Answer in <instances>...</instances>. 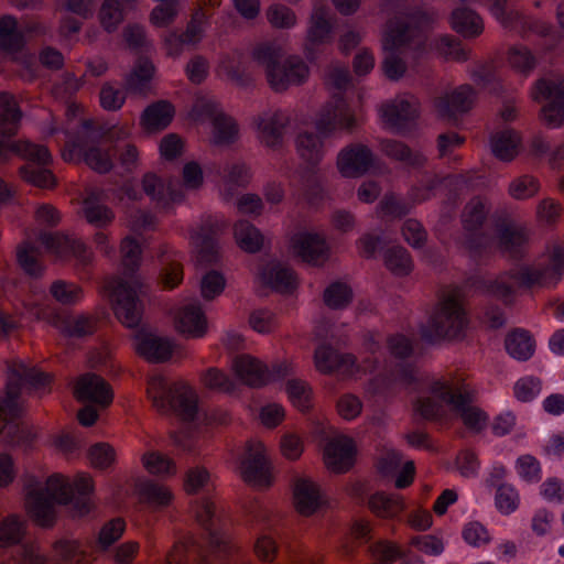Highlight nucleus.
<instances>
[{"mask_svg": "<svg viewBox=\"0 0 564 564\" xmlns=\"http://www.w3.org/2000/svg\"><path fill=\"white\" fill-rule=\"evenodd\" d=\"M355 451V443L351 438L336 436L325 447V464L333 471H346L352 465Z\"/></svg>", "mask_w": 564, "mask_h": 564, "instance_id": "f704fd0d", "label": "nucleus"}, {"mask_svg": "<svg viewBox=\"0 0 564 564\" xmlns=\"http://www.w3.org/2000/svg\"><path fill=\"white\" fill-rule=\"evenodd\" d=\"M489 212V204L485 197L473 198L465 207L463 213V225L468 238L465 241L466 249L474 256L488 253L492 246L490 237L478 232Z\"/></svg>", "mask_w": 564, "mask_h": 564, "instance_id": "f3484780", "label": "nucleus"}, {"mask_svg": "<svg viewBox=\"0 0 564 564\" xmlns=\"http://www.w3.org/2000/svg\"><path fill=\"white\" fill-rule=\"evenodd\" d=\"M281 50L274 43L265 42L257 45L252 51L253 59L265 67L267 79L269 80V72L271 68L279 66Z\"/></svg>", "mask_w": 564, "mask_h": 564, "instance_id": "e2e57ef3", "label": "nucleus"}, {"mask_svg": "<svg viewBox=\"0 0 564 564\" xmlns=\"http://www.w3.org/2000/svg\"><path fill=\"white\" fill-rule=\"evenodd\" d=\"M135 350L144 359L152 362L167 360L174 350L173 343L153 334L139 333L135 336Z\"/></svg>", "mask_w": 564, "mask_h": 564, "instance_id": "4c0bfd02", "label": "nucleus"}, {"mask_svg": "<svg viewBox=\"0 0 564 564\" xmlns=\"http://www.w3.org/2000/svg\"><path fill=\"white\" fill-rule=\"evenodd\" d=\"M24 44L23 35L18 30V22L10 15L0 19V47L8 53L19 52Z\"/></svg>", "mask_w": 564, "mask_h": 564, "instance_id": "3c124183", "label": "nucleus"}, {"mask_svg": "<svg viewBox=\"0 0 564 564\" xmlns=\"http://www.w3.org/2000/svg\"><path fill=\"white\" fill-rule=\"evenodd\" d=\"M507 352L519 361L530 359L535 350V341L529 332L524 329H514L509 333L505 340Z\"/></svg>", "mask_w": 564, "mask_h": 564, "instance_id": "49530a36", "label": "nucleus"}, {"mask_svg": "<svg viewBox=\"0 0 564 564\" xmlns=\"http://www.w3.org/2000/svg\"><path fill=\"white\" fill-rule=\"evenodd\" d=\"M384 264L395 275H406L412 271L413 262L403 247H392L384 253Z\"/></svg>", "mask_w": 564, "mask_h": 564, "instance_id": "4d7b16f0", "label": "nucleus"}, {"mask_svg": "<svg viewBox=\"0 0 564 564\" xmlns=\"http://www.w3.org/2000/svg\"><path fill=\"white\" fill-rule=\"evenodd\" d=\"M6 395L0 399V434L8 436L12 445H26L31 442L30 433L14 424L20 415L19 397L21 387L29 384L34 389H44L51 382V376L20 360L8 365Z\"/></svg>", "mask_w": 564, "mask_h": 564, "instance_id": "1a4fd4ad", "label": "nucleus"}, {"mask_svg": "<svg viewBox=\"0 0 564 564\" xmlns=\"http://www.w3.org/2000/svg\"><path fill=\"white\" fill-rule=\"evenodd\" d=\"M24 313L29 318L45 321L61 333L69 337H82L93 334L96 322L87 315H62L46 304H39L29 299L23 303Z\"/></svg>", "mask_w": 564, "mask_h": 564, "instance_id": "ddd939ff", "label": "nucleus"}, {"mask_svg": "<svg viewBox=\"0 0 564 564\" xmlns=\"http://www.w3.org/2000/svg\"><path fill=\"white\" fill-rule=\"evenodd\" d=\"M243 480L256 487H268L272 482L271 466L265 455L264 445L259 441H250L246 445L240 462Z\"/></svg>", "mask_w": 564, "mask_h": 564, "instance_id": "4be33fe9", "label": "nucleus"}, {"mask_svg": "<svg viewBox=\"0 0 564 564\" xmlns=\"http://www.w3.org/2000/svg\"><path fill=\"white\" fill-rule=\"evenodd\" d=\"M314 361L316 369L321 373H337L348 378L372 372L376 369L377 362L365 359L361 364H357L354 355L339 352L325 344L319 345L315 349Z\"/></svg>", "mask_w": 564, "mask_h": 564, "instance_id": "4468645a", "label": "nucleus"}, {"mask_svg": "<svg viewBox=\"0 0 564 564\" xmlns=\"http://www.w3.org/2000/svg\"><path fill=\"white\" fill-rule=\"evenodd\" d=\"M381 152L393 161L403 163L411 167H421L425 164L426 158L420 152L412 150L408 144L394 139H382L380 141Z\"/></svg>", "mask_w": 564, "mask_h": 564, "instance_id": "a19ab883", "label": "nucleus"}, {"mask_svg": "<svg viewBox=\"0 0 564 564\" xmlns=\"http://www.w3.org/2000/svg\"><path fill=\"white\" fill-rule=\"evenodd\" d=\"M563 271L564 247L560 243H552L547 247L546 252L531 264L520 265L508 274L499 275L494 280L481 276L471 278L467 281V285L481 293L492 295L505 303H511L514 289L508 282V278L514 280L520 288L547 289L557 285Z\"/></svg>", "mask_w": 564, "mask_h": 564, "instance_id": "423d86ee", "label": "nucleus"}, {"mask_svg": "<svg viewBox=\"0 0 564 564\" xmlns=\"http://www.w3.org/2000/svg\"><path fill=\"white\" fill-rule=\"evenodd\" d=\"M508 63L517 72L528 75L536 64L532 52L523 45H514L508 52Z\"/></svg>", "mask_w": 564, "mask_h": 564, "instance_id": "052dcab7", "label": "nucleus"}, {"mask_svg": "<svg viewBox=\"0 0 564 564\" xmlns=\"http://www.w3.org/2000/svg\"><path fill=\"white\" fill-rule=\"evenodd\" d=\"M352 299L351 289L341 282L332 283L324 292L325 304L334 310L346 307Z\"/></svg>", "mask_w": 564, "mask_h": 564, "instance_id": "69168bd1", "label": "nucleus"}, {"mask_svg": "<svg viewBox=\"0 0 564 564\" xmlns=\"http://www.w3.org/2000/svg\"><path fill=\"white\" fill-rule=\"evenodd\" d=\"M521 138L511 129H503L491 137L490 145L495 156L501 161H511L519 152Z\"/></svg>", "mask_w": 564, "mask_h": 564, "instance_id": "a18cd8bd", "label": "nucleus"}, {"mask_svg": "<svg viewBox=\"0 0 564 564\" xmlns=\"http://www.w3.org/2000/svg\"><path fill=\"white\" fill-rule=\"evenodd\" d=\"M252 520L256 522H263L265 525L262 528L261 533L254 543V553L260 561L272 562L278 554V543L267 531H270L273 527V520L271 511L263 507L257 506L252 510Z\"/></svg>", "mask_w": 564, "mask_h": 564, "instance_id": "e433bc0d", "label": "nucleus"}, {"mask_svg": "<svg viewBox=\"0 0 564 564\" xmlns=\"http://www.w3.org/2000/svg\"><path fill=\"white\" fill-rule=\"evenodd\" d=\"M357 124V118L341 97H334L319 111L315 121L317 133L302 131L297 134L296 151L302 160L310 165H317L325 153L324 140L336 131L350 132Z\"/></svg>", "mask_w": 564, "mask_h": 564, "instance_id": "9d476101", "label": "nucleus"}, {"mask_svg": "<svg viewBox=\"0 0 564 564\" xmlns=\"http://www.w3.org/2000/svg\"><path fill=\"white\" fill-rule=\"evenodd\" d=\"M449 22L452 29L465 39L478 37L485 30L482 18L466 7L453 10Z\"/></svg>", "mask_w": 564, "mask_h": 564, "instance_id": "ea45409f", "label": "nucleus"}, {"mask_svg": "<svg viewBox=\"0 0 564 564\" xmlns=\"http://www.w3.org/2000/svg\"><path fill=\"white\" fill-rule=\"evenodd\" d=\"M262 282L275 292L292 293L297 288V276L294 271L281 263H271L261 272Z\"/></svg>", "mask_w": 564, "mask_h": 564, "instance_id": "58836bf2", "label": "nucleus"}, {"mask_svg": "<svg viewBox=\"0 0 564 564\" xmlns=\"http://www.w3.org/2000/svg\"><path fill=\"white\" fill-rule=\"evenodd\" d=\"M491 15L506 29L518 32L521 35L535 33L546 35L551 25L543 21L532 20L518 10L509 7L508 0H482Z\"/></svg>", "mask_w": 564, "mask_h": 564, "instance_id": "aec40b11", "label": "nucleus"}, {"mask_svg": "<svg viewBox=\"0 0 564 564\" xmlns=\"http://www.w3.org/2000/svg\"><path fill=\"white\" fill-rule=\"evenodd\" d=\"M290 123L289 116L282 110L269 111L257 119V129L260 142L272 149L279 150L283 145L284 132Z\"/></svg>", "mask_w": 564, "mask_h": 564, "instance_id": "7c9ffc66", "label": "nucleus"}, {"mask_svg": "<svg viewBox=\"0 0 564 564\" xmlns=\"http://www.w3.org/2000/svg\"><path fill=\"white\" fill-rule=\"evenodd\" d=\"M267 19L276 29H292L297 22L295 12L281 3H274L268 8Z\"/></svg>", "mask_w": 564, "mask_h": 564, "instance_id": "338daca9", "label": "nucleus"}, {"mask_svg": "<svg viewBox=\"0 0 564 564\" xmlns=\"http://www.w3.org/2000/svg\"><path fill=\"white\" fill-rule=\"evenodd\" d=\"M414 206L406 198H400L394 194H386L380 200L378 209L382 217L401 218L408 215Z\"/></svg>", "mask_w": 564, "mask_h": 564, "instance_id": "bf43d9fd", "label": "nucleus"}, {"mask_svg": "<svg viewBox=\"0 0 564 564\" xmlns=\"http://www.w3.org/2000/svg\"><path fill=\"white\" fill-rule=\"evenodd\" d=\"M147 395L152 406L162 414L175 413L192 422L197 414V394L184 381H169L162 375L148 379Z\"/></svg>", "mask_w": 564, "mask_h": 564, "instance_id": "f8f14e48", "label": "nucleus"}, {"mask_svg": "<svg viewBox=\"0 0 564 564\" xmlns=\"http://www.w3.org/2000/svg\"><path fill=\"white\" fill-rule=\"evenodd\" d=\"M372 151L361 143H352L344 148L337 158V167L345 177H358L373 165Z\"/></svg>", "mask_w": 564, "mask_h": 564, "instance_id": "cd10ccee", "label": "nucleus"}, {"mask_svg": "<svg viewBox=\"0 0 564 564\" xmlns=\"http://www.w3.org/2000/svg\"><path fill=\"white\" fill-rule=\"evenodd\" d=\"M196 118H206L213 124V141L224 145L234 143L238 139L239 128L234 118L227 116L212 97H197L193 106Z\"/></svg>", "mask_w": 564, "mask_h": 564, "instance_id": "a211bd4d", "label": "nucleus"}, {"mask_svg": "<svg viewBox=\"0 0 564 564\" xmlns=\"http://www.w3.org/2000/svg\"><path fill=\"white\" fill-rule=\"evenodd\" d=\"M380 117L394 133L405 134L416 123L420 115L417 99L410 95L398 96L380 106Z\"/></svg>", "mask_w": 564, "mask_h": 564, "instance_id": "6ab92c4d", "label": "nucleus"}, {"mask_svg": "<svg viewBox=\"0 0 564 564\" xmlns=\"http://www.w3.org/2000/svg\"><path fill=\"white\" fill-rule=\"evenodd\" d=\"M144 193L162 208L184 198L183 186L176 180H163L155 173L149 172L142 178Z\"/></svg>", "mask_w": 564, "mask_h": 564, "instance_id": "bb28decb", "label": "nucleus"}, {"mask_svg": "<svg viewBox=\"0 0 564 564\" xmlns=\"http://www.w3.org/2000/svg\"><path fill=\"white\" fill-rule=\"evenodd\" d=\"M333 25L330 22L329 10L324 7H315L312 15L310 28L307 31L305 54L306 57L313 62L316 59L314 47L324 44L332 39Z\"/></svg>", "mask_w": 564, "mask_h": 564, "instance_id": "473e14b6", "label": "nucleus"}, {"mask_svg": "<svg viewBox=\"0 0 564 564\" xmlns=\"http://www.w3.org/2000/svg\"><path fill=\"white\" fill-rule=\"evenodd\" d=\"M530 239L528 226L517 223H506L497 228L498 248L511 259H521L527 253Z\"/></svg>", "mask_w": 564, "mask_h": 564, "instance_id": "c85d7f7f", "label": "nucleus"}, {"mask_svg": "<svg viewBox=\"0 0 564 564\" xmlns=\"http://www.w3.org/2000/svg\"><path fill=\"white\" fill-rule=\"evenodd\" d=\"M142 464L150 474L161 477L174 476L177 471L175 462L160 452L145 453Z\"/></svg>", "mask_w": 564, "mask_h": 564, "instance_id": "5fc2aeb1", "label": "nucleus"}, {"mask_svg": "<svg viewBox=\"0 0 564 564\" xmlns=\"http://www.w3.org/2000/svg\"><path fill=\"white\" fill-rule=\"evenodd\" d=\"M214 487L210 474L204 467L189 468L185 475L184 488L187 494H197L200 490L209 491Z\"/></svg>", "mask_w": 564, "mask_h": 564, "instance_id": "0e129e2a", "label": "nucleus"}, {"mask_svg": "<svg viewBox=\"0 0 564 564\" xmlns=\"http://www.w3.org/2000/svg\"><path fill=\"white\" fill-rule=\"evenodd\" d=\"M26 522L19 516L11 514L0 523V546L18 544L25 533Z\"/></svg>", "mask_w": 564, "mask_h": 564, "instance_id": "6e6d98bb", "label": "nucleus"}, {"mask_svg": "<svg viewBox=\"0 0 564 564\" xmlns=\"http://www.w3.org/2000/svg\"><path fill=\"white\" fill-rule=\"evenodd\" d=\"M174 116V107L167 101H158L149 106L141 118L148 130H160L167 127Z\"/></svg>", "mask_w": 564, "mask_h": 564, "instance_id": "09e8293b", "label": "nucleus"}, {"mask_svg": "<svg viewBox=\"0 0 564 564\" xmlns=\"http://www.w3.org/2000/svg\"><path fill=\"white\" fill-rule=\"evenodd\" d=\"M131 133L129 126H115L101 131L90 120H82L77 137H67L62 155L65 161L83 158L85 163L99 173H107L113 165V156L119 154L120 164L132 171L137 167L139 151L134 144L120 148L119 142Z\"/></svg>", "mask_w": 564, "mask_h": 564, "instance_id": "f03ea898", "label": "nucleus"}, {"mask_svg": "<svg viewBox=\"0 0 564 564\" xmlns=\"http://www.w3.org/2000/svg\"><path fill=\"white\" fill-rule=\"evenodd\" d=\"M535 101H546L542 107V119L552 128L564 122V76L556 75L539 79L531 91Z\"/></svg>", "mask_w": 564, "mask_h": 564, "instance_id": "2eb2a0df", "label": "nucleus"}, {"mask_svg": "<svg viewBox=\"0 0 564 564\" xmlns=\"http://www.w3.org/2000/svg\"><path fill=\"white\" fill-rule=\"evenodd\" d=\"M21 117L22 113L15 98L9 93H1L0 162L7 160L10 154L18 153L26 161L20 167L21 178L40 188H53L55 177L48 169L52 162L48 149L29 141H10V138L18 132Z\"/></svg>", "mask_w": 564, "mask_h": 564, "instance_id": "39448f33", "label": "nucleus"}, {"mask_svg": "<svg viewBox=\"0 0 564 564\" xmlns=\"http://www.w3.org/2000/svg\"><path fill=\"white\" fill-rule=\"evenodd\" d=\"M232 369L241 382L258 388L286 377L291 373L292 366L283 361L274 365L272 370H270L267 365L258 358L242 354L234 358Z\"/></svg>", "mask_w": 564, "mask_h": 564, "instance_id": "dca6fc26", "label": "nucleus"}, {"mask_svg": "<svg viewBox=\"0 0 564 564\" xmlns=\"http://www.w3.org/2000/svg\"><path fill=\"white\" fill-rule=\"evenodd\" d=\"M93 489V479L85 474L78 475L73 484L59 474L48 477L45 484L31 478L26 484V510L36 524L51 527L55 521V503H72L75 514H87Z\"/></svg>", "mask_w": 564, "mask_h": 564, "instance_id": "20e7f679", "label": "nucleus"}, {"mask_svg": "<svg viewBox=\"0 0 564 564\" xmlns=\"http://www.w3.org/2000/svg\"><path fill=\"white\" fill-rule=\"evenodd\" d=\"M135 489L140 499L153 508L166 507L173 499V495L167 487L153 480H140Z\"/></svg>", "mask_w": 564, "mask_h": 564, "instance_id": "de8ad7c7", "label": "nucleus"}, {"mask_svg": "<svg viewBox=\"0 0 564 564\" xmlns=\"http://www.w3.org/2000/svg\"><path fill=\"white\" fill-rule=\"evenodd\" d=\"M42 246L47 252L57 258H75L86 264L91 260V252L86 245L75 238L62 235L59 232H44L39 237Z\"/></svg>", "mask_w": 564, "mask_h": 564, "instance_id": "a878e982", "label": "nucleus"}, {"mask_svg": "<svg viewBox=\"0 0 564 564\" xmlns=\"http://www.w3.org/2000/svg\"><path fill=\"white\" fill-rule=\"evenodd\" d=\"M101 194L98 189H90L83 202L84 216L95 227H105L115 219L113 212L108 206L100 204Z\"/></svg>", "mask_w": 564, "mask_h": 564, "instance_id": "79ce46f5", "label": "nucleus"}, {"mask_svg": "<svg viewBox=\"0 0 564 564\" xmlns=\"http://www.w3.org/2000/svg\"><path fill=\"white\" fill-rule=\"evenodd\" d=\"M235 238L238 246L247 252H257L263 243L260 231L248 221H238L235 225Z\"/></svg>", "mask_w": 564, "mask_h": 564, "instance_id": "603ef678", "label": "nucleus"}, {"mask_svg": "<svg viewBox=\"0 0 564 564\" xmlns=\"http://www.w3.org/2000/svg\"><path fill=\"white\" fill-rule=\"evenodd\" d=\"M293 496L295 508L303 516L313 514L324 502L319 486L306 477L295 480Z\"/></svg>", "mask_w": 564, "mask_h": 564, "instance_id": "c9c22d12", "label": "nucleus"}, {"mask_svg": "<svg viewBox=\"0 0 564 564\" xmlns=\"http://www.w3.org/2000/svg\"><path fill=\"white\" fill-rule=\"evenodd\" d=\"M154 73L152 63L147 58L138 59L134 68L127 79L128 87L137 93H144Z\"/></svg>", "mask_w": 564, "mask_h": 564, "instance_id": "13d9d810", "label": "nucleus"}, {"mask_svg": "<svg viewBox=\"0 0 564 564\" xmlns=\"http://www.w3.org/2000/svg\"><path fill=\"white\" fill-rule=\"evenodd\" d=\"M475 101V90L469 85L459 87L437 97L434 106L438 113L447 119H455L457 115L469 111Z\"/></svg>", "mask_w": 564, "mask_h": 564, "instance_id": "2f4dec72", "label": "nucleus"}, {"mask_svg": "<svg viewBox=\"0 0 564 564\" xmlns=\"http://www.w3.org/2000/svg\"><path fill=\"white\" fill-rule=\"evenodd\" d=\"M212 13L199 4L192 13L184 32L171 31L164 36V45L170 56H178L184 46H196L205 36L210 24Z\"/></svg>", "mask_w": 564, "mask_h": 564, "instance_id": "412c9836", "label": "nucleus"}, {"mask_svg": "<svg viewBox=\"0 0 564 564\" xmlns=\"http://www.w3.org/2000/svg\"><path fill=\"white\" fill-rule=\"evenodd\" d=\"M464 302V288L446 289L440 296L430 319L422 326V337L430 343L463 338L469 322Z\"/></svg>", "mask_w": 564, "mask_h": 564, "instance_id": "9b49d317", "label": "nucleus"}, {"mask_svg": "<svg viewBox=\"0 0 564 564\" xmlns=\"http://www.w3.org/2000/svg\"><path fill=\"white\" fill-rule=\"evenodd\" d=\"M423 384L430 395L420 397L414 410L425 420L447 423L454 414L470 431L480 432L487 426L488 415L471 404L474 389L463 375L449 373Z\"/></svg>", "mask_w": 564, "mask_h": 564, "instance_id": "7ed1b4c3", "label": "nucleus"}, {"mask_svg": "<svg viewBox=\"0 0 564 564\" xmlns=\"http://www.w3.org/2000/svg\"><path fill=\"white\" fill-rule=\"evenodd\" d=\"M75 397L83 402H89L100 408L108 406L113 399L110 384L100 376L85 373L75 384Z\"/></svg>", "mask_w": 564, "mask_h": 564, "instance_id": "c756f323", "label": "nucleus"}, {"mask_svg": "<svg viewBox=\"0 0 564 564\" xmlns=\"http://www.w3.org/2000/svg\"><path fill=\"white\" fill-rule=\"evenodd\" d=\"M290 247L296 257L312 265H323L329 258V247L325 238L316 232L295 234L291 238Z\"/></svg>", "mask_w": 564, "mask_h": 564, "instance_id": "393cba45", "label": "nucleus"}, {"mask_svg": "<svg viewBox=\"0 0 564 564\" xmlns=\"http://www.w3.org/2000/svg\"><path fill=\"white\" fill-rule=\"evenodd\" d=\"M225 227L223 219L217 216H207L192 230L191 239L196 248L198 262L209 264L217 261V238Z\"/></svg>", "mask_w": 564, "mask_h": 564, "instance_id": "5701e85b", "label": "nucleus"}, {"mask_svg": "<svg viewBox=\"0 0 564 564\" xmlns=\"http://www.w3.org/2000/svg\"><path fill=\"white\" fill-rule=\"evenodd\" d=\"M124 18L123 8L118 0H105L99 10V20L107 32H113Z\"/></svg>", "mask_w": 564, "mask_h": 564, "instance_id": "680f3d73", "label": "nucleus"}, {"mask_svg": "<svg viewBox=\"0 0 564 564\" xmlns=\"http://www.w3.org/2000/svg\"><path fill=\"white\" fill-rule=\"evenodd\" d=\"M50 295L62 305H76L83 300L84 293L74 282L56 280L50 286Z\"/></svg>", "mask_w": 564, "mask_h": 564, "instance_id": "864d4df0", "label": "nucleus"}, {"mask_svg": "<svg viewBox=\"0 0 564 564\" xmlns=\"http://www.w3.org/2000/svg\"><path fill=\"white\" fill-rule=\"evenodd\" d=\"M193 512L207 534V545L193 538L177 542L174 545H182L184 551L176 555V560L181 564H245L229 535L223 531L214 502L209 498H202L195 502Z\"/></svg>", "mask_w": 564, "mask_h": 564, "instance_id": "0eeeda50", "label": "nucleus"}, {"mask_svg": "<svg viewBox=\"0 0 564 564\" xmlns=\"http://www.w3.org/2000/svg\"><path fill=\"white\" fill-rule=\"evenodd\" d=\"M120 252L123 276L110 278L106 281L105 289L119 322L132 328L139 325L142 316V283L134 275L141 260V247L134 238L128 236L121 241Z\"/></svg>", "mask_w": 564, "mask_h": 564, "instance_id": "6e6552de", "label": "nucleus"}, {"mask_svg": "<svg viewBox=\"0 0 564 564\" xmlns=\"http://www.w3.org/2000/svg\"><path fill=\"white\" fill-rule=\"evenodd\" d=\"M394 17L387 23L382 46L384 75L391 80L400 79L406 69L400 55L414 59L426 52V31L435 20L434 13L411 8L408 0H388Z\"/></svg>", "mask_w": 564, "mask_h": 564, "instance_id": "f257e3e1", "label": "nucleus"}, {"mask_svg": "<svg viewBox=\"0 0 564 564\" xmlns=\"http://www.w3.org/2000/svg\"><path fill=\"white\" fill-rule=\"evenodd\" d=\"M368 507L379 518L394 519L402 513L405 505L403 498L398 494L378 491L370 496Z\"/></svg>", "mask_w": 564, "mask_h": 564, "instance_id": "37998d69", "label": "nucleus"}, {"mask_svg": "<svg viewBox=\"0 0 564 564\" xmlns=\"http://www.w3.org/2000/svg\"><path fill=\"white\" fill-rule=\"evenodd\" d=\"M495 503L497 509L502 514H510L514 512L519 507V492L513 486L509 484H502L498 486L496 490Z\"/></svg>", "mask_w": 564, "mask_h": 564, "instance_id": "774afa93", "label": "nucleus"}, {"mask_svg": "<svg viewBox=\"0 0 564 564\" xmlns=\"http://www.w3.org/2000/svg\"><path fill=\"white\" fill-rule=\"evenodd\" d=\"M308 77L310 67L306 62L297 55H291L276 68H271L268 83L274 91H284L291 86L303 85Z\"/></svg>", "mask_w": 564, "mask_h": 564, "instance_id": "b1692460", "label": "nucleus"}, {"mask_svg": "<svg viewBox=\"0 0 564 564\" xmlns=\"http://www.w3.org/2000/svg\"><path fill=\"white\" fill-rule=\"evenodd\" d=\"M419 380L414 368L408 364H401L399 368L389 376H379L373 378L368 386V391L373 394L384 393L390 390L394 383L410 386Z\"/></svg>", "mask_w": 564, "mask_h": 564, "instance_id": "c03bdc74", "label": "nucleus"}, {"mask_svg": "<svg viewBox=\"0 0 564 564\" xmlns=\"http://www.w3.org/2000/svg\"><path fill=\"white\" fill-rule=\"evenodd\" d=\"M176 329L187 337H203L207 329L206 316L197 302L181 306L174 316Z\"/></svg>", "mask_w": 564, "mask_h": 564, "instance_id": "72a5a7b5", "label": "nucleus"}, {"mask_svg": "<svg viewBox=\"0 0 564 564\" xmlns=\"http://www.w3.org/2000/svg\"><path fill=\"white\" fill-rule=\"evenodd\" d=\"M17 261L21 269L31 276L39 278L45 271L40 251L30 241H23L18 246Z\"/></svg>", "mask_w": 564, "mask_h": 564, "instance_id": "8fccbe9b", "label": "nucleus"}]
</instances>
